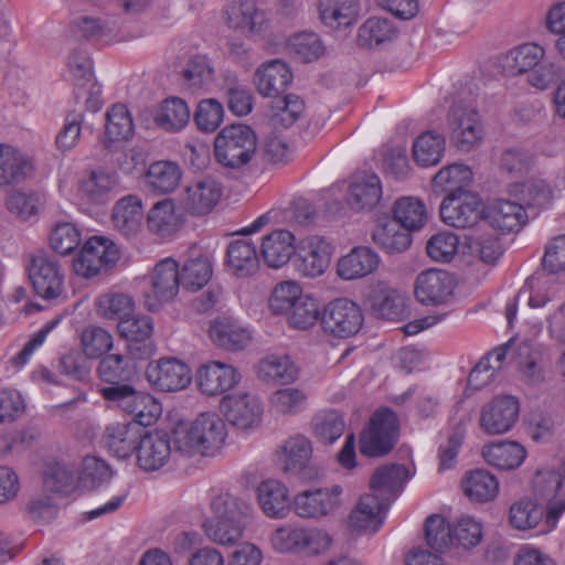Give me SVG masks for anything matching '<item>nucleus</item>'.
I'll use <instances>...</instances> for the list:
<instances>
[{
    "label": "nucleus",
    "mask_w": 565,
    "mask_h": 565,
    "mask_svg": "<svg viewBox=\"0 0 565 565\" xmlns=\"http://www.w3.org/2000/svg\"><path fill=\"white\" fill-rule=\"evenodd\" d=\"M226 435V425L216 413H201L193 422L179 423L173 428L174 451L189 457L213 455L223 446Z\"/></svg>",
    "instance_id": "nucleus-1"
},
{
    "label": "nucleus",
    "mask_w": 565,
    "mask_h": 565,
    "mask_svg": "<svg viewBox=\"0 0 565 565\" xmlns=\"http://www.w3.org/2000/svg\"><path fill=\"white\" fill-rule=\"evenodd\" d=\"M503 67L511 74L529 73L527 83L539 89H546L561 73V68L546 56L544 47L535 43H525L509 51L503 58Z\"/></svg>",
    "instance_id": "nucleus-2"
},
{
    "label": "nucleus",
    "mask_w": 565,
    "mask_h": 565,
    "mask_svg": "<svg viewBox=\"0 0 565 565\" xmlns=\"http://www.w3.org/2000/svg\"><path fill=\"white\" fill-rule=\"evenodd\" d=\"M257 149V136L247 125L224 127L214 139V156L224 168L239 169L250 162Z\"/></svg>",
    "instance_id": "nucleus-3"
},
{
    "label": "nucleus",
    "mask_w": 565,
    "mask_h": 565,
    "mask_svg": "<svg viewBox=\"0 0 565 565\" xmlns=\"http://www.w3.org/2000/svg\"><path fill=\"white\" fill-rule=\"evenodd\" d=\"M398 438L396 414L388 409L374 413L366 429L360 436V452L370 458L383 457L395 446Z\"/></svg>",
    "instance_id": "nucleus-4"
},
{
    "label": "nucleus",
    "mask_w": 565,
    "mask_h": 565,
    "mask_svg": "<svg viewBox=\"0 0 565 565\" xmlns=\"http://www.w3.org/2000/svg\"><path fill=\"white\" fill-rule=\"evenodd\" d=\"M450 140L454 146L469 152L480 145L483 138V127L478 110L463 103H456L448 113Z\"/></svg>",
    "instance_id": "nucleus-5"
},
{
    "label": "nucleus",
    "mask_w": 565,
    "mask_h": 565,
    "mask_svg": "<svg viewBox=\"0 0 565 565\" xmlns=\"http://www.w3.org/2000/svg\"><path fill=\"white\" fill-rule=\"evenodd\" d=\"M320 319L323 330L337 338L355 335L364 323L362 309L348 298L330 301L324 307Z\"/></svg>",
    "instance_id": "nucleus-6"
},
{
    "label": "nucleus",
    "mask_w": 565,
    "mask_h": 565,
    "mask_svg": "<svg viewBox=\"0 0 565 565\" xmlns=\"http://www.w3.org/2000/svg\"><path fill=\"white\" fill-rule=\"evenodd\" d=\"M443 222L455 228H471L483 217V204L476 192L447 194L439 207Z\"/></svg>",
    "instance_id": "nucleus-7"
},
{
    "label": "nucleus",
    "mask_w": 565,
    "mask_h": 565,
    "mask_svg": "<svg viewBox=\"0 0 565 565\" xmlns=\"http://www.w3.org/2000/svg\"><path fill=\"white\" fill-rule=\"evenodd\" d=\"M520 414L519 399L512 395H499L482 405L479 426L490 436L505 434L513 428Z\"/></svg>",
    "instance_id": "nucleus-8"
},
{
    "label": "nucleus",
    "mask_w": 565,
    "mask_h": 565,
    "mask_svg": "<svg viewBox=\"0 0 565 565\" xmlns=\"http://www.w3.org/2000/svg\"><path fill=\"white\" fill-rule=\"evenodd\" d=\"M118 259L119 250L114 242L103 236H94L85 242L74 262V269L78 275L89 278L114 265Z\"/></svg>",
    "instance_id": "nucleus-9"
},
{
    "label": "nucleus",
    "mask_w": 565,
    "mask_h": 565,
    "mask_svg": "<svg viewBox=\"0 0 565 565\" xmlns=\"http://www.w3.org/2000/svg\"><path fill=\"white\" fill-rule=\"evenodd\" d=\"M341 494L342 488L338 484L331 488L306 490L295 495L291 507L301 519L319 520L340 507Z\"/></svg>",
    "instance_id": "nucleus-10"
},
{
    "label": "nucleus",
    "mask_w": 565,
    "mask_h": 565,
    "mask_svg": "<svg viewBox=\"0 0 565 565\" xmlns=\"http://www.w3.org/2000/svg\"><path fill=\"white\" fill-rule=\"evenodd\" d=\"M220 411L230 425L243 430L258 426L263 415L259 399L246 392L223 396Z\"/></svg>",
    "instance_id": "nucleus-11"
},
{
    "label": "nucleus",
    "mask_w": 565,
    "mask_h": 565,
    "mask_svg": "<svg viewBox=\"0 0 565 565\" xmlns=\"http://www.w3.org/2000/svg\"><path fill=\"white\" fill-rule=\"evenodd\" d=\"M29 278L36 292L43 299H55L64 286V271L52 256L38 254L32 257Z\"/></svg>",
    "instance_id": "nucleus-12"
},
{
    "label": "nucleus",
    "mask_w": 565,
    "mask_h": 565,
    "mask_svg": "<svg viewBox=\"0 0 565 565\" xmlns=\"http://www.w3.org/2000/svg\"><path fill=\"white\" fill-rule=\"evenodd\" d=\"M173 434L163 430H151L141 434L137 447V465L147 472L157 471L164 467L174 450Z\"/></svg>",
    "instance_id": "nucleus-13"
},
{
    "label": "nucleus",
    "mask_w": 565,
    "mask_h": 565,
    "mask_svg": "<svg viewBox=\"0 0 565 565\" xmlns=\"http://www.w3.org/2000/svg\"><path fill=\"white\" fill-rule=\"evenodd\" d=\"M152 295H147L145 305L150 311H156L162 302L172 300L179 291L181 276L178 263L172 258L160 260L151 274Z\"/></svg>",
    "instance_id": "nucleus-14"
},
{
    "label": "nucleus",
    "mask_w": 565,
    "mask_h": 565,
    "mask_svg": "<svg viewBox=\"0 0 565 565\" xmlns=\"http://www.w3.org/2000/svg\"><path fill=\"white\" fill-rule=\"evenodd\" d=\"M121 338L127 341V349L131 358L146 360L154 352L151 340L153 332L152 319L148 316L131 317L117 324Z\"/></svg>",
    "instance_id": "nucleus-15"
},
{
    "label": "nucleus",
    "mask_w": 565,
    "mask_h": 565,
    "mask_svg": "<svg viewBox=\"0 0 565 565\" xmlns=\"http://www.w3.org/2000/svg\"><path fill=\"white\" fill-rule=\"evenodd\" d=\"M148 382L162 392H175L185 388L191 382V372L186 364L169 358L150 362L146 369Z\"/></svg>",
    "instance_id": "nucleus-16"
},
{
    "label": "nucleus",
    "mask_w": 565,
    "mask_h": 565,
    "mask_svg": "<svg viewBox=\"0 0 565 565\" xmlns=\"http://www.w3.org/2000/svg\"><path fill=\"white\" fill-rule=\"evenodd\" d=\"M33 157L10 145L0 143V189L23 183L34 177Z\"/></svg>",
    "instance_id": "nucleus-17"
},
{
    "label": "nucleus",
    "mask_w": 565,
    "mask_h": 565,
    "mask_svg": "<svg viewBox=\"0 0 565 565\" xmlns=\"http://www.w3.org/2000/svg\"><path fill=\"white\" fill-rule=\"evenodd\" d=\"M331 254L332 247L323 237H309L299 247L295 258V267L303 277H319L329 267Z\"/></svg>",
    "instance_id": "nucleus-18"
},
{
    "label": "nucleus",
    "mask_w": 565,
    "mask_h": 565,
    "mask_svg": "<svg viewBox=\"0 0 565 565\" xmlns=\"http://www.w3.org/2000/svg\"><path fill=\"white\" fill-rule=\"evenodd\" d=\"M222 194V184L207 175L186 186L181 203L192 215H206L216 206Z\"/></svg>",
    "instance_id": "nucleus-19"
},
{
    "label": "nucleus",
    "mask_w": 565,
    "mask_h": 565,
    "mask_svg": "<svg viewBox=\"0 0 565 565\" xmlns=\"http://www.w3.org/2000/svg\"><path fill=\"white\" fill-rule=\"evenodd\" d=\"M292 72L282 60L275 58L263 63L254 74V84L263 97L278 98L292 83Z\"/></svg>",
    "instance_id": "nucleus-20"
},
{
    "label": "nucleus",
    "mask_w": 565,
    "mask_h": 565,
    "mask_svg": "<svg viewBox=\"0 0 565 565\" xmlns=\"http://www.w3.org/2000/svg\"><path fill=\"white\" fill-rule=\"evenodd\" d=\"M241 380L237 370L226 363L211 361L196 371V383L201 393L207 396L221 395L233 388Z\"/></svg>",
    "instance_id": "nucleus-21"
},
{
    "label": "nucleus",
    "mask_w": 565,
    "mask_h": 565,
    "mask_svg": "<svg viewBox=\"0 0 565 565\" xmlns=\"http://www.w3.org/2000/svg\"><path fill=\"white\" fill-rule=\"evenodd\" d=\"M452 276L441 269H428L420 273L415 282V296L422 303L440 305L452 295Z\"/></svg>",
    "instance_id": "nucleus-22"
},
{
    "label": "nucleus",
    "mask_w": 565,
    "mask_h": 565,
    "mask_svg": "<svg viewBox=\"0 0 565 565\" xmlns=\"http://www.w3.org/2000/svg\"><path fill=\"white\" fill-rule=\"evenodd\" d=\"M68 68L77 89L76 96H79L82 88L88 87L86 106L92 111L98 110L102 105L99 100L100 86L94 81L92 61L86 52L73 51L68 58Z\"/></svg>",
    "instance_id": "nucleus-23"
},
{
    "label": "nucleus",
    "mask_w": 565,
    "mask_h": 565,
    "mask_svg": "<svg viewBox=\"0 0 565 565\" xmlns=\"http://www.w3.org/2000/svg\"><path fill=\"white\" fill-rule=\"evenodd\" d=\"M119 184V177L115 171L97 168L87 172L79 182L82 196L92 204L109 202Z\"/></svg>",
    "instance_id": "nucleus-24"
},
{
    "label": "nucleus",
    "mask_w": 565,
    "mask_h": 565,
    "mask_svg": "<svg viewBox=\"0 0 565 565\" xmlns=\"http://www.w3.org/2000/svg\"><path fill=\"white\" fill-rule=\"evenodd\" d=\"M408 478V470L403 465L391 463L381 466L371 477V494L376 495L381 501L390 505L402 491Z\"/></svg>",
    "instance_id": "nucleus-25"
},
{
    "label": "nucleus",
    "mask_w": 565,
    "mask_h": 565,
    "mask_svg": "<svg viewBox=\"0 0 565 565\" xmlns=\"http://www.w3.org/2000/svg\"><path fill=\"white\" fill-rule=\"evenodd\" d=\"M140 437L141 429L136 424L114 423L105 428L102 441L114 456L126 459L137 450Z\"/></svg>",
    "instance_id": "nucleus-26"
},
{
    "label": "nucleus",
    "mask_w": 565,
    "mask_h": 565,
    "mask_svg": "<svg viewBox=\"0 0 565 565\" xmlns=\"http://www.w3.org/2000/svg\"><path fill=\"white\" fill-rule=\"evenodd\" d=\"M228 28L243 34H253L262 31L266 21L254 0H233L225 10Z\"/></svg>",
    "instance_id": "nucleus-27"
},
{
    "label": "nucleus",
    "mask_w": 565,
    "mask_h": 565,
    "mask_svg": "<svg viewBox=\"0 0 565 565\" xmlns=\"http://www.w3.org/2000/svg\"><path fill=\"white\" fill-rule=\"evenodd\" d=\"M534 488L547 500L546 522L555 524L565 511V483L554 472L539 473L534 479Z\"/></svg>",
    "instance_id": "nucleus-28"
},
{
    "label": "nucleus",
    "mask_w": 565,
    "mask_h": 565,
    "mask_svg": "<svg viewBox=\"0 0 565 565\" xmlns=\"http://www.w3.org/2000/svg\"><path fill=\"white\" fill-rule=\"evenodd\" d=\"M380 265V256L366 246L354 247L338 262L337 273L345 279H359L372 274Z\"/></svg>",
    "instance_id": "nucleus-29"
},
{
    "label": "nucleus",
    "mask_w": 565,
    "mask_h": 565,
    "mask_svg": "<svg viewBox=\"0 0 565 565\" xmlns=\"http://www.w3.org/2000/svg\"><path fill=\"white\" fill-rule=\"evenodd\" d=\"M388 505L371 493L360 498L349 516L350 526L358 531L375 532L383 523Z\"/></svg>",
    "instance_id": "nucleus-30"
},
{
    "label": "nucleus",
    "mask_w": 565,
    "mask_h": 565,
    "mask_svg": "<svg viewBox=\"0 0 565 565\" xmlns=\"http://www.w3.org/2000/svg\"><path fill=\"white\" fill-rule=\"evenodd\" d=\"M382 198V185L376 174L356 175L348 190L347 201L355 211L372 210Z\"/></svg>",
    "instance_id": "nucleus-31"
},
{
    "label": "nucleus",
    "mask_w": 565,
    "mask_h": 565,
    "mask_svg": "<svg viewBox=\"0 0 565 565\" xmlns=\"http://www.w3.org/2000/svg\"><path fill=\"white\" fill-rule=\"evenodd\" d=\"M516 370L521 380L530 386L544 383L546 370L543 353L529 342H522L515 351Z\"/></svg>",
    "instance_id": "nucleus-32"
},
{
    "label": "nucleus",
    "mask_w": 565,
    "mask_h": 565,
    "mask_svg": "<svg viewBox=\"0 0 565 565\" xmlns=\"http://www.w3.org/2000/svg\"><path fill=\"white\" fill-rule=\"evenodd\" d=\"M260 254L268 267H282L295 254L294 234L286 230L271 232L264 237Z\"/></svg>",
    "instance_id": "nucleus-33"
},
{
    "label": "nucleus",
    "mask_w": 565,
    "mask_h": 565,
    "mask_svg": "<svg viewBox=\"0 0 565 565\" xmlns=\"http://www.w3.org/2000/svg\"><path fill=\"white\" fill-rule=\"evenodd\" d=\"M226 266L238 278L254 275L259 268V257L255 245L245 239L230 243L226 249Z\"/></svg>",
    "instance_id": "nucleus-34"
},
{
    "label": "nucleus",
    "mask_w": 565,
    "mask_h": 565,
    "mask_svg": "<svg viewBox=\"0 0 565 565\" xmlns=\"http://www.w3.org/2000/svg\"><path fill=\"white\" fill-rule=\"evenodd\" d=\"M256 493L258 504L268 518L281 519L288 514V490L280 481L265 480L258 484Z\"/></svg>",
    "instance_id": "nucleus-35"
},
{
    "label": "nucleus",
    "mask_w": 565,
    "mask_h": 565,
    "mask_svg": "<svg viewBox=\"0 0 565 565\" xmlns=\"http://www.w3.org/2000/svg\"><path fill=\"white\" fill-rule=\"evenodd\" d=\"M486 218L503 233L519 231L526 222L524 207L509 200H498L489 209Z\"/></svg>",
    "instance_id": "nucleus-36"
},
{
    "label": "nucleus",
    "mask_w": 565,
    "mask_h": 565,
    "mask_svg": "<svg viewBox=\"0 0 565 565\" xmlns=\"http://www.w3.org/2000/svg\"><path fill=\"white\" fill-rule=\"evenodd\" d=\"M134 135L132 118L122 104L114 105L106 113L105 134L102 139L104 148L110 149L127 141Z\"/></svg>",
    "instance_id": "nucleus-37"
},
{
    "label": "nucleus",
    "mask_w": 565,
    "mask_h": 565,
    "mask_svg": "<svg viewBox=\"0 0 565 565\" xmlns=\"http://www.w3.org/2000/svg\"><path fill=\"white\" fill-rule=\"evenodd\" d=\"M526 449L518 441H500L482 448L484 460L501 470L519 468L526 458Z\"/></svg>",
    "instance_id": "nucleus-38"
},
{
    "label": "nucleus",
    "mask_w": 565,
    "mask_h": 565,
    "mask_svg": "<svg viewBox=\"0 0 565 565\" xmlns=\"http://www.w3.org/2000/svg\"><path fill=\"white\" fill-rule=\"evenodd\" d=\"M142 216L141 200L137 195H127L115 204L113 224L118 232L129 237L140 230Z\"/></svg>",
    "instance_id": "nucleus-39"
},
{
    "label": "nucleus",
    "mask_w": 565,
    "mask_h": 565,
    "mask_svg": "<svg viewBox=\"0 0 565 565\" xmlns=\"http://www.w3.org/2000/svg\"><path fill=\"white\" fill-rule=\"evenodd\" d=\"M210 338L214 344L227 351L242 350L250 340L248 331L231 319L215 320L210 327Z\"/></svg>",
    "instance_id": "nucleus-40"
},
{
    "label": "nucleus",
    "mask_w": 565,
    "mask_h": 565,
    "mask_svg": "<svg viewBox=\"0 0 565 565\" xmlns=\"http://www.w3.org/2000/svg\"><path fill=\"white\" fill-rule=\"evenodd\" d=\"M409 230L394 221L377 226L372 233L373 242L387 254H399L412 244Z\"/></svg>",
    "instance_id": "nucleus-41"
},
{
    "label": "nucleus",
    "mask_w": 565,
    "mask_h": 565,
    "mask_svg": "<svg viewBox=\"0 0 565 565\" xmlns=\"http://www.w3.org/2000/svg\"><path fill=\"white\" fill-rule=\"evenodd\" d=\"M446 149L445 137L435 131L420 134L413 142V159L423 168L436 166L440 162Z\"/></svg>",
    "instance_id": "nucleus-42"
},
{
    "label": "nucleus",
    "mask_w": 565,
    "mask_h": 565,
    "mask_svg": "<svg viewBox=\"0 0 565 565\" xmlns=\"http://www.w3.org/2000/svg\"><path fill=\"white\" fill-rule=\"evenodd\" d=\"M97 374L103 382L108 384L125 383L135 377L136 366L128 355L110 353L100 359Z\"/></svg>",
    "instance_id": "nucleus-43"
},
{
    "label": "nucleus",
    "mask_w": 565,
    "mask_h": 565,
    "mask_svg": "<svg viewBox=\"0 0 565 565\" xmlns=\"http://www.w3.org/2000/svg\"><path fill=\"white\" fill-rule=\"evenodd\" d=\"M298 370L286 355H269L257 366L258 377L271 384H288L297 379Z\"/></svg>",
    "instance_id": "nucleus-44"
},
{
    "label": "nucleus",
    "mask_w": 565,
    "mask_h": 565,
    "mask_svg": "<svg viewBox=\"0 0 565 565\" xmlns=\"http://www.w3.org/2000/svg\"><path fill=\"white\" fill-rule=\"evenodd\" d=\"M465 494L472 501L487 502L493 500L499 491L497 478L484 469H476L463 479Z\"/></svg>",
    "instance_id": "nucleus-45"
},
{
    "label": "nucleus",
    "mask_w": 565,
    "mask_h": 565,
    "mask_svg": "<svg viewBox=\"0 0 565 565\" xmlns=\"http://www.w3.org/2000/svg\"><path fill=\"white\" fill-rule=\"evenodd\" d=\"M180 167L171 161H157L150 164L146 173L147 186L158 193L172 192L181 180Z\"/></svg>",
    "instance_id": "nucleus-46"
},
{
    "label": "nucleus",
    "mask_w": 565,
    "mask_h": 565,
    "mask_svg": "<svg viewBox=\"0 0 565 565\" xmlns=\"http://www.w3.org/2000/svg\"><path fill=\"white\" fill-rule=\"evenodd\" d=\"M472 181V171L461 163H454L441 168L433 178L435 188L457 194L459 192H471L468 186Z\"/></svg>",
    "instance_id": "nucleus-47"
},
{
    "label": "nucleus",
    "mask_w": 565,
    "mask_h": 565,
    "mask_svg": "<svg viewBox=\"0 0 565 565\" xmlns=\"http://www.w3.org/2000/svg\"><path fill=\"white\" fill-rule=\"evenodd\" d=\"M179 224L180 220L174 212V204L169 199L157 202L147 216L148 228L161 237H168L175 233Z\"/></svg>",
    "instance_id": "nucleus-48"
},
{
    "label": "nucleus",
    "mask_w": 565,
    "mask_h": 565,
    "mask_svg": "<svg viewBox=\"0 0 565 565\" xmlns=\"http://www.w3.org/2000/svg\"><path fill=\"white\" fill-rule=\"evenodd\" d=\"M211 509L215 519L243 525L244 520L253 512L249 503L230 493L215 495L211 502Z\"/></svg>",
    "instance_id": "nucleus-49"
},
{
    "label": "nucleus",
    "mask_w": 565,
    "mask_h": 565,
    "mask_svg": "<svg viewBox=\"0 0 565 565\" xmlns=\"http://www.w3.org/2000/svg\"><path fill=\"white\" fill-rule=\"evenodd\" d=\"M392 221L397 222L409 231H417L427 220L425 205L418 199L406 196L398 199L393 206Z\"/></svg>",
    "instance_id": "nucleus-50"
},
{
    "label": "nucleus",
    "mask_w": 565,
    "mask_h": 565,
    "mask_svg": "<svg viewBox=\"0 0 565 565\" xmlns=\"http://www.w3.org/2000/svg\"><path fill=\"white\" fill-rule=\"evenodd\" d=\"M321 20L332 28L349 26L358 15L355 0H321Z\"/></svg>",
    "instance_id": "nucleus-51"
},
{
    "label": "nucleus",
    "mask_w": 565,
    "mask_h": 565,
    "mask_svg": "<svg viewBox=\"0 0 565 565\" xmlns=\"http://www.w3.org/2000/svg\"><path fill=\"white\" fill-rule=\"evenodd\" d=\"M425 540L430 548L445 553L455 544L454 527L443 515H429L425 522Z\"/></svg>",
    "instance_id": "nucleus-52"
},
{
    "label": "nucleus",
    "mask_w": 565,
    "mask_h": 565,
    "mask_svg": "<svg viewBox=\"0 0 565 565\" xmlns=\"http://www.w3.org/2000/svg\"><path fill=\"white\" fill-rule=\"evenodd\" d=\"M312 454L310 440L303 435L287 439L282 446L280 460L286 471H299L306 467Z\"/></svg>",
    "instance_id": "nucleus-53"
},
{
    "label": "nucleus",
    "mask_w": 565,
    "mask_h": 565,
    "mask_svg": "<svg viewBox=\"0 0 565 565\" xmlns=\"http://www.w3.org/2000/svg\"><path fill=\"white\" fill-rule=\"evenodd\" d=\"M372 313L385 320H399L406 310L405 298L395 289L381 290L371 300Z\"/></svg>",
    "instance_id": "nucleus-54"
},
{
    "label": "nucleus",
    "mask_w": 565,
    "mask_h": 565,
    "mask_svg": "<svg viewBox=\"0 0 565 565\" xmlns=\"http://www.w3.org/2000/svg\"><path fill=\"white\" fill-rule=\"evenodd\" d=\"M396 29L387 19L370 18L359 29L358 41L361 46L373 47L392 41Z\"/></svg>",
    "instance_id": "nucleus-55"
},
{
    "label": "nucleus",
    "mask_w": 565,
    "mask_h": 565,
    "mask_svg": "<svg viewBox=\"0 0 565 565\" xmlns=\"http://www.w3.org/2000/svg\"><path fill=\"white\" fill-rule=\"evenodd\" d=\"M190 120L188 105L178 97H171L163 102L160 113L156 117L158 126L168 131H179Z\"/></svg>",
    "instance_id": "nucleus-56"
},
{
    "label": "nucleus",
    "mask_w": 565,
    "mask_h": 565,
    "mask_svg": "<svg viewBox=\"0 0 565 565\" xmlns=\"http://www.w3.org/2000/svg\"><path fill=\"white\" fill-rule=\"evenodd\" d=\"M312 429L321 443L333 444L345 429L343 416L332 409L320 412L312 419Z\"/></svg>",
    "instance_id": "nucleus-57"
},
{
    "label": "nucleus",
    "mask_w": 565,
    "mask_h": 565,
    "mask_svg": "<svg viewBox=\"0 0 565 565\" xmlns=\"http://www.w3.org/2000/svg\"><path fill=\"white\" fill-rule=\"evenodd\" d=\"M287 51L300 62L308 63L317 60L323 53V45L317 34L301 32L288 40Z\"/></svg>",
    "instance_id": "nucleus-58"
},
{
    "label": "nucleus",
    "mask_w": 565,
    "mask_h": 565,
    "mask_svg": "<svg viewBox=\"0 0 565 565\" xmlns=\"http://www.w3.org/2000/svg\"><path fill=\"white\" fill-rule=\"evenodd\" d=\"M465 245L470 255L478 257L487 265H494L503 254L499 238L492 234L467 236Z\"/></svg>",
    "instance_id": "nucleus-59"
},
{
    "label": "nucleus",
    "mask_w": 565,
    "mask_h": 565,
    "mask_svg": "<svg viewBox=\"0 0 565 565\" xmlns=\"http://www.w3.org/2000/svg\"><path fill=\"white\" fill-rule=\"evenodd\" d=\"M181 285L186 290H199L212 276V265L206 257L189 259L182 267Z\"/></svg>",
    "instance_id": "nucleus-60"
},
{
    "label": "nucleus",
    "mask_w": 565,
    "mask_h": 565,
    "mask_svg": "<svg viewBox=\"0 0 565 565\" xmlns=\"http://www.w3.org/2000/svg\"><path fill=\"white\" fill-rule=\"evenodd\" d=\"M135 302L124 294L104 295L98 299V313L110 320H125L132 315Z\"/></svg>",
    "instance_id": "nucleus-61"
},
{
    "label": "nucleus",
    "mask_w": 565,
    "mask_h": 565,
    "mask_svg": "<svg viewBox=\"0 0 565 565\" xmlns=\"http://www.w3.org/2000/svg\"><path fill=\"white\" fill-rule=\"evenodd\" d=\"M122 411L132 417L137 426H148L156 419L158 406L151 396L135 390Z\"/></svg>",
    "instance_id": "nucleus-62"
},
{
    "label": "nucleus",
    "mask_w": 565,
    "mask_h": 565,
    "mask_svg": "<svg viewBox=\"0 0 565 565\" xmlns=\"http://www.w3.org/2000/svg\"><path fill=\"white\" fill-rule=\"evenodd\" d=\"M82 348L86 358H103L113 347L111 334L100 327L86 328L82 333Z\"/></svg>",
    "instance_id": "nucleus-63"
},
{
    "label": "nucleus",
    "mask_w": 565,
    "mask_h": 565,
    "mask_svg": "<svg viewBox=\"0 0 565 565\" xmlns=\"http://www.w3.org/2000/svg\"><path fill=\"white\" fill-rule=\"evenodd\" d=\"M459 238L451 232H440L433 235L426 245L427 255L435 262L447 263L456 255Z\"/></svg>",
    "instance_id": "nucleus-64"
}]
</instances>
